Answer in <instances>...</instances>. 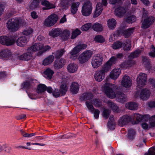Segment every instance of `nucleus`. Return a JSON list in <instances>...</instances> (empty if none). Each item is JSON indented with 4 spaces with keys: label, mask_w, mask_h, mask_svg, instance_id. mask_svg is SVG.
<instances>
[{
    "label": "nucleus",
    "mask_w": 155,
    "mask_h": 155,
    "mask_svg": "<svg viewBox=\"0 0 155 155\" xmlns=\"http://www.w3.org/2000/svg\"><path fill=\"white\" fill-rule=\"evenodd\" d=\"M117 88L116 85L110 83H106L102 87V90L107 97L112 99L117 98L119 101L123 102L125 101L126 95L121 92L117 91Z\"/></svg>",
    "instance_id": "nucleus-1"
},
{
    "label": "nucleus",
    "mask_w": 155,
    "mask_h": 155,
    "mask_svg": "<svg viewBox=\"0 0 155 155\" xmlns=\"http://www.w3.org/2000/svg\"><path fill=\"white\" fill-rule=\"evenodd\" d=\"M23 21L20 18H14L8 20L6 23V27L10 31L15 32L17 31L20 26L23 25Z\"/></svg>",
    "instance_id": "nucleus-2"
},
{
    "label": "nucleus",
    "mask_w": 155,
    "mask_h": 155,
    "mask_svg": "<svg viewBox=\"0 0 155 155\" xmlns=\"http://www.w3.org/2000/svg\"><path fill=\"white\" fill-rule=\"evenodd\" d=\"M36 82L35 80H31L29 81H26L23 83L22 85V87L24 89H27L26 91L29 97L32 99H35L39 97L36 95L35 94H33V92H31L29 91V89L31 88L34 87V83Z\"/></svg>",
    "instance_id": "nucleus-3"
},
{
    "label": "nucleus",
    "mask_w": 155,
    "mask_h": 155,
    "mask_svg": "<svg viewBox=\"0 0 155 155\" xmlns=\"http://www.w3.org/2000/svg\"><path fill=\"white\" fill-rule=\"evenodd\" d=\"M18 37L17 34L12 36H7L3 35L0 37V43L3 45L7 46L13 45L16 42V38Z\"/></svg>",
    "instance_id": "nucleus-4"
},
{
    "label": "nucleus",
    "mask_w": 155,
    "mask_h": 155,
    "mask_svg": "<svg viewBox=\"0 0 155 155\" xmlns=\"http://www.w3.org/2000/svg\"><path fill=\"white\" fill-rule=\"evenodd\" d=\"M93 97L92 94L90 92H88L83 94L80 97V99L82 101L89 100L91 101L90 103H92L95 107H99L101 105V102L97 99H95L91 101V99ZM90 102V101H88Z\"/></svg>",
    "instance_id": "nucleus-5"
},
{
    "label": "nucleus",
    "mask_w": 155,
    "mask_h": 155,
    "mask_svg": "<svg viewBox=\"0 0 155 155\" xmlns=\"http://www.w3.org/2000/svg\"><path fill=\"white\" fill-rule=\"evenodd\" d=\"M93 9L92 3L90 1L85 2L82 7L81 12L85 16H89L92 13Z\"/></svg>",
    "instance_id": "nucleus-6"
},
{
    "label": "nucleus",
    "mask_w": 155,
    "mask_h": 155,
    "mask_svg": "<svg viewBox=\"0 0 155 155\" xmlns=\"http://www.w3.org/2000/svg\"><path fill=\"white\" fill-rule=\"evenodd\" d=\"M150 93V91L148 89L143 88L136 91L134 96L136 98H140L143 100H145L149 97Z\"/></svg>",
    "instance_id": "nucleus-7"
},
{
    "label": "nucleus",
    "mask_w": 155,
    "mask_h": 155,
    "mask_svg": "<svg viewBox=\"0 0 155 155\" xmlns=\"http://www.w3.org/2000/svg\"><path fill=\"white\" fill-rule=\"evenodd\" d=\"M147 80L146 74L142 73H140L136 79L137 89L143 87L146 84Z\"/></svg>",
    "instance_id": "nucleus-8"
},
{
    "label": "nucleus",
    "mask_w": 155,
    "mask_h": 155,
    "mask_svg": "<svg viewBox=\"0 0 155 155\" xmlns=\"http://www.w3.org/2000/svg\"><path fill=\"white\" fill-rule=\"evenodd\" d=\"M103 58L102 56L100 54H96L92 58L91 64L94 68H97L102 64Z\"/></svg>",
    "instance_id": "nucleus-9"
},
{
    "label": "nucleus",
    "mask_w": 155,
    "mask_h": 155,
    "mask_svg": "<svg viewBox=\"0 0 155 155\" xmlns=\"http://www.w3.org/2000/svg\"><path fill=\"white\" fill-rule=\"evenodd\" d=\"M58 19V16L53 14L49 16L44 21V25L46 27H51L54 25Z\"/></svg>",
    "instance_id": "nucleus-10"
},
{
    "label": "nucleus",
    "mask_w": 155,
    "mask_h": 155,
    "mask_svg": "<svg viewBox=\"0 0 155 155\" xmlns=\"http://www.w3.org/2000/svg\"><path fill=\"white\" fill-rule=\"evenodd\" d=\"M130 6V3L127 6L125 5L124 7L123 5H121V6H118L115 9V15L119 17H122L127 12Z\"/></svg>",
    "instance_id": "nucleus-11"
},
{
    "label": "nucleus",
    "mask_w": 155,
    "mask_h": 155,
    "mask_svg": "<svg viewBox=\"0 0 155 155\" xmlns=\"http://www.w3.org/2000/svg\"><path fill=\"white\" fill-rule=\"evenodd\" d=\"M154 18L152 16L145 18L142 21L141 28L146 29L149 27L154 22Z\"/></svg>",
    "instance_id": "nucleus-12"
},
{
    "label": "nucleus",
    "mask_w": 155,
    "mask_h": 155,
    "mask_svg": "<svg viewBox=\"0 0 155 155\" xmlns=\"http://www.w3.org/2000/svg\"><path fill=\"white\" fill-rule=\"evenodd\" d=\"M121 84L124 87L126 88H129L132 84V80L129 76L125 75L123 76L122 79Z\"/></svg>",
    "instance_id": "nucleus-13"
},
{
    "label": "nucleus",
    "mask_w": 155,
    "mask_h": 155,
    "mask_svg": "<svg viewBox=\"0 0 155 155\" xmlns=\"http://www.w3.org/2000/svg\"><path fill=\"white\" fill-rule=\"evenodd\" d=\"M86 105L90 112L93 113L94 110V116L95 118H98L99 117V115L100 113V111L98 109H94L91 103L88 102H86Z\"/></svg>",
    "instance_id": "nucleus-14"
},
{
    "label": "nucleus",
    "mask_w": 155,
    "mask_h": 155,
    "mask_svg": "<svg viewBox=\"0 0 155 155\" xmlns=\"http://www.w3.org/2000/svg\"><path fill=\"white\" fill-rule=\"evenodd\" d=\"M17 46L20 47H24L28 41V39L25 36H22L19 37L16 40Z\"/></svg>",
    "instance_id": "nucleus-15"
},
{
    "label": "nucleus",
    "mask_w": 155,
    "mask_h": 155,
    "mask_svg": "<svg viewBox=\"0 0 155 155\" xmlns=\"http://www.w3.org/2000/svg\"><path fill=\"white\" fill-rule=\"evenodd\" d=\"M120 73L121 70L120 68H115L110 72L109 76L111 79L115 80L119 77Z\"/></svg>",
    "instance_id": "nucleus-16"
},
{
    "label": "nucleus",
    "mask_w": 155,
    "mask_h": 155,
    "mask_svg": "<svg viewBox=\"0 0 155 155\" xmlns=\"http://www.w3.org/2000/svg\"><path fill=\"white\" fill-rule=\"evenodd\" d=\"M33 53L31 51H28V48L26 53L18 56V58L21 60L28 61L33 58Z\"/></svg>",
    "instance_id": "nucleus-17"
},
{
    "label": "nucleus",
    "mask_w": 155,
    "mask_h": 155,
    "mask_svg": "<svg viewBox=\"0 0 155 155\" xmlns=\"http://www.w3.org/2000/svg\"><path fill=\"white\" fill-rule=\"evenodd\" d=\"M105 73L101 69L96 71L94 74V78L98 82H101L104 78Z\"/></svg>",
    "instance_id": "nucleus-18"
},
{
    "label": "nucleus",
    "mask_w": 155,
    "mask_h": 155,
    "mask_svg": "<svg viewBox=\"0 0 155 155\" xmlns=\"http://www.w3.org/2000/svg\"><path fill=\"white\" fill-rule=\"evenodd\" d=\"M66 60L61 58L60 59H57L54 62V68L56 69H58L62 68L66 63Z\"/></svg>",
    "instance_id": "nucleus-19"
},
{
    "label": "nucleus",
    "mask_w": 155,
    "mask_h": 155,
    "mask_svg": "<svg viewBox=\"0 0 155 155\" xmlns=\"http://www.w3.org/2000/svg\"><path fill=\"white\" fill-rule=\"evenodd\" d=\"M41 4L43 6L42 9L44 10L54 8L56 7L55 4L50 3L46 0H42L41 2Z\"/></svg>",
    "instance_id": "nucleus-20"
},
{
    "label": "nucleus",
    "mask_w": 155,
    "mask_h": 155,
    "mask_svg": "<svg viewBox=\"0 0 155 155\" xmlns=\"http://www.w3.org/2000/svg\"><path fill=\"white\" fill-rule=\"evenodd\" d=\"M12 54L9 50H4L0 51V58H5L6 59L12 58Z\"/></svg>",
    "instance_id": "nucleus-21"
},
{
    "label": "nucleus",
    "mask_w": 155,
    "mask_h": 155,
    "mask_svg": "<svg viewBox=\"0 0 155 155\" xmlns=\"http://www.w3.org/2000/svg\"><path fill=\"white\" fill-rule=\"evenodd\" d=\"M131 116L128 115L122 116L119 121V125L120 126H123L131 121Z\"/></svg>",
    "instance_id": "nucleus-22"
},
{
    "label": "nucleus",
    "mask_w": 155,
    "mask_h": 155,
    "mask_svg": "<svg viewBox=\"0 0 155 155\" xmlns=\"http://www.w3.org/2000/svg\"><path fill=\"white\" fill-rule=\"evenodd\" d=\"M78 69V65L75 63H70L67 66V68L68 71L70 73H73L76 72Z\"/></svg>",
    "instance_id": "nucleus-23"
},
{
    "label": "nucleus",
    "mask_w": 155,
    "mask_h": 155,
    "mask_svg": "<svg viewBox=\"0 0 155 155\" xmlns=\"http://www.w3.org/2000/svg\"><path fill=\"white\" fill-rule=\"evenodd\" d=\"M62 33V30L59 28L52 29L49 32V35L52 38L57 37L61 35Z\"/></svg>",
    "instance_id": "nucleus-24"
},
{
    "label": "nucleus",
    "mask_w": 155,
    "mask_h": 155,
    "mask_svg": "<svg viewBox=\"0 0 155 155\" xmlns=\"http://www.w3.org/2000/svg\"><path fill=\"white\" fill-rule=\"evenodd\" d=\"M80 51L76 46L70 51L68 54V55L70 58L73 60H75L77 59L78 53Z\"/></svg>",
    "instance_id": "nucleus-25"
},
{
    "label": "nucleus",
    "mask_w": 155,
    "mask_h": 155,
    "mask_svg": "<svg viewBox=\"0 0 155 155\" xmlns=\"http://www.w3.org/2000/svg\"><path fill=\"white\" fill-rule=\"evenodd\" d=\"M144 115L143 116L138 114H135L131 116V121L134 120L135 122L134 123V124H138L142 120H144Z\"/></svg>",
    "instance_id": "nucleus-26"
},
{
    "label": "nucleus",
    "mask_w": 155,
    "mask_h": 155,
    "mask_svg": "<svg viewBox=\"0 0 155 155\" xmlns=\"http://www.w3.org/2000/svg\"><path fill=\"white\" fill-rule=\"evenodd\" d=\"M43 47V44L41 43H35L28 48V51H31L32 53L41 50Z\"/></svg>",
    "instance_id": "nucleus-27"
},
{
    "label": "nucleus",
    "mask_w": 155,
    "mask_h": 155,
    "mask_svg": "<svg viewBox=\"0 0 155 155\" xmlns=\"http://www.w3.org/2000/svg\"><path fill=\"white\" fill-rule=\"evenodd\" d=\"M144 120L149 122L150 123V126L152 127H155V115L150 117L148 114L145 115L144 117Z\"/></svg>",
    "instance_id": "nucleus-28"
},
{
    "label": "nucleus",
    "mask_w": 155,
    "mask_h": 155,
    "mask_svg": "<svg viewBox=\"0 0 155 155\" xmlns=\"http://www.w3.org/2000/svg\"><path fill=\"white\" fill-rule=\"evenodd\" d=\"M103 9L102 4L100 3L97 4L96 9L94 13L93 17L96 18L101 13Z\"/></svg>",
    "instance_id": "nucleus-29"
},
{
    "label": "nucleus",
    "mask_w": 155,
    "mask_h": 155,
    "mask_svg": "<svg viewBox=\"0 0 155 155\" xmlns=\"http://www.w3.org/2000/svg\"><path fill=\"white\" fill-rule=\"evenodd\" d=\"M40 7L39 0H31L29 5V8L32 10L37 9Z\"/></svg>",
    "instance_id": "nucleus-30"
},
{
    "label": "nucleus",
    "mask_w": 155,
    "mask_h": 155,
    "mask_svg": "<svg viewBox=\"0 0 155 155\" xmlns=\"http://www.w3.org/2000/svg\"><path fill=\"white\" fill-rule=\"evenodd\" d=\"M80 5V3L78 2H73L71 5V12L73 15L76 14L78 10V8Z\"/></svg>",
    "instance_id": "nucleus-31"
},
{
    "label": "nucleus",
    "mask_w": 155,
    "mask_h": 155,
    "mask_svg": "<svg viewBox=\"0 0 155 155\" xmlns=\"http://www.w3.org/2000/svg\"><path fill=\"white\" fill-rule=\"evenodd\" d=\"M135 62L131 60L125 61L120 64V66L121 68L126 69L131 67L134 64Z\"/></svg>",
    "instance_id": "nucleus-32"
},
{
    "label": "nucleus",
    "mask_w": 155,
    "mask_h": 155,
    "mask_svg": "<svg viewBox=\"0 0 155 155\" xmlns=\"http://www.w3.org/2000/svg\"><path fill=\"white\" fill-rule=\"evenodd\" d=\"M79 85L75 82H73L70 86V90L71 92L73 94H77L79 89Z\"/></svg>",
    "instance_id": "nucleus-33"
},
{
    "label": "nucleus",
    "mask_w": 155,
    "mask_h": 155,
    "mask_svg": "<svg viewBox=\"0 0 155 155\" xmlns=\"http://www.w3.org/2000/svg\"><path fill=\"white\" fill-rule=\"evenodd\" d=\"M54 56L50 55L45 58L43 61L42 64L44 66L48 65L51 64L54 60Z\"/></svg>",
    "instance_id": "nucleus-34"
},
{
    "label": "nucleus",
    "mask_w": 155,
    "mask_h": 155,
    "mask_svg": "<svg viewBox=\"0 0 155 155\" xmlns=\"http://www.w3.org/2000/svg\"><path fill=\"white\" fill-rule=\"evenodd\" d=\"M131 47V42L129 40L127 39L123 42L122 48L124 50H129Z\"/></svg>",
    "instance_id": "nucleus-35"
},
{
    "label": "nucleus",
    "mask_w": 155,
    "mask_h": 155,
    "mask_svg": "<svg viewBox=\"0 0 155 155\" xmlns=\"http://www.w3.org/2000/svg\"><path fill=\"white\" fill-rule=\"evenodd\" d=\"M115 122L114 120V116L111 115L109 118V121L107 123L108 128L110 130H114L115 127Z\"/></svg>",
    "instance_id": "nucleus-36"
},
{
    "label": "nucleus",
    "mask_w": 155,
    "mask_h": 155,
    "mask_svg": "<svg viewBox=\"0 0 155 155\" xmlns=\"http://www.w3.org/2000/svg\"><path fill=\"white\" fill-rule=\"evenodd\" d=\"M71 32L68 30L65 29L64 31L62 30V33L61 35V38L64 40L68 39L70 37Z\"/></svg>",
    "instance_id": "nucleus-37"
},
{
    "label": "nucleus",
    "mask_w": 155,
    "mask_h": 155,
    "mask_svg": "<svg viewBox=\"0 0 155 155\" xmlns=\"http://www.w3.org/2000/svg\"><path fill=\"white\" fill-rule=\"evenodd\" d=\"M126 107L130 110H136L138 109V105L135 102H129L125 104Z\"/></svg>",
    "instance_id": "nucleus-38"
},
{
    "label": "nucleus",
    "mask_w": 155,
    "mask_h": 155,
    "mask_svg": "<svg viewBox=\"0 0 155 155\" xmlns=\"http://www.w3.org/2000/svg\"><path fill=\"white\" fill-rule=\"evenodd\" d=\"M44 74L46 77L48 79H51L54 74V72L53 70L50 68H48L44 72Z\"/></svg>",
    "instance_id": "nucleus-39"
},
{
    "label": "nucleus",
    "mask_w": 155,
    "mask_h": 155,
    "mask_svg": "<svg viewBox=\"0 0 155 155\" xmlns=\"http://www.w3.org/2000/svg\"><path fill=\"white\" fill-rule=\"evenodd\" d=\"M107 26L108 28L111 29H113L115 27L117 22L114 18L109 19L107 21Z\"/></svg>",
    "instance_id": "nucleus-40"
},
{
    "label": "nucleus",
    "mask_w": 155,
    "mask_h": 155,
    "mask_svg": "<svg viewBox=\"0 0 155 155\" xmlns=\"http://www.w3.org/2000/svg\"><path fill=\"white\" fill-rule=\"evenodd\" d=\"M135 28H131L123 31L122 32L123 35L125 37H128L132 34L134 32Z\"/></svg>",
    "instance_id": "nucleus-41"
},
{
    "label": "nucleus",
    "mask_w": 155,
    "mask_h": 155,
    "mask_svg": "<svg viewBox=\"0 0 155 155\" xmlns=\"http://www.w3.org/2000/svg\"><path fill=\"white\" fill-rule=\"evenodd\" d=\"M65 52V51L64 49H62L52 53V55L54 56V57L56 58H59L63 55Z\"/></svg>",
    "instance_id": "nucleus-42"
},
{
    "label": "nucleus",
    "mask_w": 155,
    "mask_h": 155,
    "mask_svg": "<svg viewBox=\"0 0 155 155\" xmlns=\"http://www.w3.org/2000/svg\"><path fill=\"white\" fill-rule=\"evenodd\" d=\"M123 42L119 41L114 42L112 45L111 47L114 49L116 50L120 49L122 48Z\"/></svg>",
    "instance_id": "nucleus-43"
},
{
    "label": "nucleus",
    "mask_w": 155,
    "mask_h": 155,
    "mask_svg": "<svg viewBox=\"0 0 155 155\" xmlns=\"http://www.w3.org/2000/svg\"><path fill=\"white\" fill-rule=\"evenodd\" d=\"M136 20V17L133 15L128 16L124 19V20L126 22L129 24L133 23Z\"/></svg>",
    "instance_id": "nucleus-44"
},
{
    "label": "nucleus",
    "mask_w": 155,
    "mask_h": 155,
    "mask_svg": "<svg viewBox=\"0 0 155 155\" xmlns=\"http://www.w3.org/2000/svg\"><path fill=\"white\" fill-rule=\"evenodd\" d=\"M81 54L88 61L93 54V51L90 50H86L82 52Z\"/></svg>",
    "instance_id": "nucleus-45"
},
{
    "label": "nucleus",
    "mask_w": 155,
    "mask_h": 155,
    "mask_svg": "<svg viewBox=\"0 0 155 155\" xmlns=\"http://www.w3.org/2000/svg\"><path fill=\"white\" fill-rule=\"evenodd\" d=\"M92 28L97 31H101L103 29L102 25L99 23H95L92 26Z\"/></svg>",
    "instance_id": "nucleus-46"
},
{
    "label": "nucleus",
    "mask_w": 155,
    "mask_h": 155,
    "mask_svg": "<svg viewBox=\"0 0 155 155\" xmlns=\"http://www.w3.org/2000/svg\"><path fill=\"white\" fill-rule=\"evenodd\" d=\"M33 30L31 28H29L24 30L22 32V34L23 35L26 36L25 37L28 38L31 34L33 33Z\"/></svg>",
    "instance_id": "nucleus-47"
},
{
    "label": "nucleus",
    "mask_w": 155,
    "mask_h": 155,
    "mask_svg": "<svg viewBox=\"0 0 155 155\" xmlns=\"http://www.w3.org/2000/svg\"><path fill=\"white\" fill-rule=\"evenodd\" d=\"M46 90V86L45 85L43 84H40L38 85L37 93L38 94H42Z\"/></svg>",
    "instance_id": "nucleus-48"
},
{
    "label": "nucleus",
    "mask_w": 155,
    "mask_h": 155,
    "mask_svg": "<svg viewBox=\"0 0 155 155\" xmlns=\"http://www.w3.org/2000/svg\"><path fill=\"white\" fill-rule=\"evenodd\" d=\"M108 106L110 107L113 110L116 112H118V107L115 104L110 101H108L107 102Z\"/></svg>",
    "instance_id": "nucleus-49"
},
{
    "label": "nucleus",
    "mask_w": 155,
    "mask_h": 155,
    "mask_svg": "<svg viewBox=\"0 0 155 155\" xmlns=\"http://www.w3.org/2000/svg\"><path fill=\"white\" fill-rule=\"evenodd\" d=\"M141 51L139 49L136 50L134 52L131 53L128 56V58L129 59H133L137 57L141 52Z\"/></svg>",
    "instance_id": "nucleus-50"
},
{
    "label": "nucleus",
    "mask_w": 155,
    "mask_h": 155,
    "mask_svg": "<svg viewBox=\"0 0 155 155\" xmlns=\"http://www.w3.org/2000/svg\"><path fill=\"white\" fill-rule=\"evenodd\" d=\"M111 66L107 62L103 65V67L101 69L105 73L106 72H107L109 71L111 68Z\"/></svg>",
    "instance_id": "nucleus-51"
},
{
    "label": "nucleus",
    "mask_w": 155,
    "mask_h": 155,
    "mask_svg": "<svg viewBox=\"0 0 155 155\" xmlns=\"http://www.w3.org/2000/svg\"><path fill=\"white\" fill-rule=\"evenodd\" d=\"M68 87L65 84H62L60 86V91L61 93L62 94H64L67 91Z\"/></svg>",
    "instance_id": "nucleus-52"
},
{
    "label": "nucleus",
    "mask_w": 155,
    "mask_h": 155,
    "mask_svg": "<svg viewBox=\"0 0 155 155\" xmlns=\"http://www.w3.org/2000/svg\"><path fill=\"white\" fill-rule=\"evenodd\" d=\"M94 41L99 43H102L104 42L105 40L101 35H98L95 36L94 38Z\"/></svg>",
    "instance_id": "nucleus-53"
},
{
    "label": "nucleus",
    "mask_w": 155,
    "mask_h": 155,
    "mask_svg": "<svg viewBox=\"0 0 155 155\" xmlns=\"http://www.w3.org/2000/svg\"><path fill=\"white\" fill-rule=\"evenodd\" d=\"M81 33V32L80 30L78 29H76L73 31L71 36V38L73 39L75 38L78 35L80 34Z\"/></svg>",
    "instance_id": "nucleus-54"
},
{
    "label": "nucleus",
    "mask_w": 155,
    "mask_h": 155,
    "mask_svg": "<svg viewBox=\"0 0 155 155\" xmlns=\"http://www.w3.org/2000/svg\"><path fill=\"white\" fill-rule=\"evenodd\" d=\"M78 59L79 63L81 64H84L88 61L83 55H82L81 54L79 55Z\"/></svg>",
    "instance_id": "nucleus-55"
},
{
    "label": "nucleus",
    "mask_w": 155,
    "mask_h": 155,
    "mask_svg": "<svg viewBox=\"0 0 155 155\" xmlns=\"http://www.w3.org/2000/svg\"><path fill=\"white\" fill-rule=\"evenodd\" d=\"M135 134V130L133 129H130L128 130V136L129 139H132Z\"/></svg>",
    "instance_id": "nucleus-56"
},
{
    "label": "nucleus",
    "mask_w": 155,
    "mask_h": 155,
    "mask_svg": "<svg viewBox=\"0 0 155 155\" xmlns=\"http://www.w3.org/2000/svg\"><path fill=\"white\" fill-rule=\"evenodd\" d=\"M143 64L145 65L146 67L149 68L150 63L149 59L146 57H143L142 58Z\"/></svg>",
    "instance_id": "nucleus-57"
},
{
    "label": "nucleus",
    "mask_w": 155,
    "mask_h": 155,
    "mask_svg": "<svg viewBox=\"0 0 155 155\" xmlns=\"http://www.w3.org/2000/svg\"><path fill=\"white\" fill-rule=\"evenodd\" d=\"M91 26V23H88L83 25L81 28V29L83 31L87 30Z\"/></svg>",
    "instance_id": "nucleus-58"
},
{
    "label": "nucleus",
    "mask_w": 155,
    "mask_h": 155,
    "mask_svg": "<svg viewBox=\"0 0 155 155\" xmlns=\"http://www.w3.org/2000/svg\"><path fill=\"white\" fill-rule=\"evenodd\" d=\"M149 55L151 57H155V48L153 45L151 46Z\"/></svg>",
    "instance_id": "nucleus-59"
},
{
    "label": "nucleus",
    "mask_w": 155,
    "mask_h": 155,
    "mask_svg": "<svg viewBox=\"0 0 155 155\" xmlns=\"http://www.w3.org/2000/svg\"><path fill=\"white\" fill-rule=\"evenodd\" d=\"M145 155H155V147L150 148L148 152L146 153Z\"/></svg>",
    "instance_id": "nucleus-60"
},
{
    "label": "nucleus",
    "mask_w": 155,
    "mask_h": 155,
    "mask_svg": "<svg viewBox=\"0 0 155 155\" xmlns=\"http://www.w3.org/2000/svg\"><path fill=\"white\" fill-rule=\"evenodd\" d=\"M117 58L114 56L112 57L107 62L111 66H112L117 61Z\"/></svg>",
    "instance_id": "nucleus-61"
},
{
    "label": "nucleus",
    "mask_w": 155,
    "mask_h": 155,
    "mask_svg": "<svg viewBox=\"0 0 155 155\" xmlns=\"http://www.w3.org/2000/svg\"><path fill=\"white\" fill-rule=\"evenodd\" d=\"M110 111L107 109L104 110L102 113V115L103 117L105 119L107 118L110 115Z\"/></svg>",
    "instance_id": "nucleus-62"
},
{
    "label": "nucleus",
    "mask_w": 155,
    "mask_h": 155,
    "mask_svg": "<svg viewBox=\"0 0 155 155\" xmlns=\"http://www.w3.org/2000/svg\"><path fill=\"white\" fill-rule=\"evenodd\" d=\"M66 0H60V3L59 4V6L62 9H67L68 7L65 5Z\"/></svg>",
    "instance_id": "nucleus-63"
},
{
    "label": "nucleus",
    "mask_w": 155,
    "mask_h": 155,
    "mask_svg": "<svg viewBox=\"0 0 155 155\" xmlns=\"http://www.w3.org/2000/svg\"><path fill=\"white\" fill-rule=\"evenodd\" d=\"M77 48L80 51L81 50L87 48V45L85 44L79 45L76 46Z\"/></svg>",
    "instance_id": "nucleus-64"
}]
</instances>
